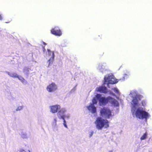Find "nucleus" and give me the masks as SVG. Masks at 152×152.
<instances>
[{
	"instance_id": "17",
	"label": "nucleus",
	"mask_w": 152,
	"mask_h": 152,
	"mask_svg": "<svg viewBox=\"0 0 152 152\" xmlns=\"http://www.w3.org/2000/svg\"><path fill=\"white\" fill-rule=\"evenodd\" d=\"M114 92H115L116 94H118V95H119L120 94V93L118 90V89L116 88H115L114 89Z\"/></svg>"
},
{
	"instance_id": "6",
	"label": "nucleus",
	"mask_w": 152,
	"mask_h": 152,
	"mask_svg": "<svg viewBox=\"0 0 152 152\" xmlns=\"http://www.w3.org/2000/svg\"><path fill=\"white\" fill-rule=\"evenodd\" d=\"M143 97V96L141 95H136L133 97L132 103L133 108H135L139 105V101H140Z\"/></svg>"
},
{
	"instance_id": "7",
	"label": "nucleus",
	"mask_w": 152,
	"mask_h": 152,
	"mask_svg": "<svg viewBox=\"0 0 152 152\" xmlns=\"http://www.w3.org/2000/svg\"><path fill=\"white\" fill-rule=\"evenodd\" d=\"M51 33L55 35L60 36L62 35V32L58 27H56L51 30Z\"/></svg>"
},
{
	"instance_id": "24",
	"label": "nucleus",
	"mask_w": 152,
	"mask_h": 152,
	"mask_svg": "<svg viewBox=\"0 0 152 152\" xmlns=\"http://www.w3.org/2000/svg\"><path fill=\"white\" fill-rule=\"evenodd\" d=\"M50 59L49 60H48V62H49V65H48V66H49V64H50Z\"/></svg>"
},
{
	"instance_id": "4",
	"label": "nucleus",
	"mask_w": 152,
	"mask_h": 152,
	"mask_svg": "<svg viewBox=\"0 0 152 152\" xmlns=\"http://www.w3.org/2000/svg\"><path fill=\"white\" fill-rule=\"evenodd\" d=\"M50 111L53 113H57H57L58 115H61V114H63L65 110L63 109H60L61 107L59 105L56 104L54 105L51 106L50 107Z\"/></svg>"
},
{
	"instance_id": "12",
	"label": "nucleus",
	"mask_w": 152,
	"mask_h": 152,
	"mask_svg": "<svg viewBox=\"0 0 152 152\" xmlns=\"http://www.w3.org/2000/svg\"><path fill=\"white\" fill-rule=\"evenodd\" d=\"M108 78L105 77L104 78V84H106V82H108V84L110 83L112 84H114L115 83L117 82V81H112V80H108Z\"/></svg>"
},
{
	"instance_id": "8",
	"label": "nucleus",
	"mask_w": 152,
	"mask_h": 152,
	"mask_svg": "<svg viewBox=\"0 0 152 152\" xmlns=\"http://www.w3.org/2000/svg\"><path fill=\"white\" fill-rule=\"evenodd\" d=\"M46 89L49 92H52L57 90V86L55 83H52L47 86Z\"/></svg>"
},
{
	"instance_id": "9",
	"label": "nucleus",
	"mask_w": 152,
	"mask_h": 152,
	"mask_svg": "<svg viewBox=\"0 0 152 152\" xmlns=\"http://www.w3.org/2000/svg\"><path fill=\"white\" fill-rule=\"evenodd\" d=\"M97 91L100 93L106 94L107 92V89L105 86H101L97 88Z\"/></svg>"
},
{
	"instance_id": "1",
	"label": "nucleus",
	"mask_w": 152,
	"mask_h": 152,
	"mask_svg": "<svg viewBox=\"0 0 152 152\" xmlns=\"http://www.w3.org/2000/svg\"><path fill=\"white\" fill-rule=\"evenodd\" d=\"M134 114L136 117L140 119H147L149 117V113L142 107H138L135 112H132V115Z\"/></svg>"
},
{
	"instance_id": "2",
	"label": "nucleus",
	"mask_w": 152,
	"mask_h": 152,
	"mask_svg": "<svg viewBox=\"0 0 152 152\" xmlns=\"http://www.w3.org/2000/svg\"><path fill=\"white\" fill-rule=\"evenodd\" d=\"M95 123L96 127L98 130H101L103 127L107 128L109 126V122L106 119H104L101 117H98L96 120Z\"/></svg>"
},
{
	"instance_id": "13",
	"label": "nucleus",
	"mask_w": 152,
	"mask_h": 152,
	"mask_svg": "<svg viewBox=\"0 0 152 152\" xmlns=\"http://www.w3.org/2000/svg\"><path fill=\"white\" fill-rule=\"evenodd\" d=\"M17 78H18L23 83H24L26 81L25 79L22 76L18 75Z\"/></svg>"
},
{
	"instance_id": "15",
	"label": "nucleus",
	"mask_w": 152,
	"mask_h": 152,
	"mask_svg": "<svg viewBox=\"0 0 152 152\" xmlns=\"http://www.w3.org/2000/svg\"><path fill=\"white\" fill-rule=\"evenodd\" d=\"M147 133L146 132L144 133L140 138L141 140L146 139L147 137Z\"/></svg>"
},
{
	"instance_id": "21",
	"label": "nucleus",
	"mask_w": 152,
	"mask_h": 152,
	"mask_svg": "<svg viewBox=\"0 0 152 152\" xmlns=\"http://www.w3.org/2000/svg\"><path fill=\"white\" fill-rule=\"evenodd\" d=\"M52 56L53 57V58L54 57V53L53 51L52 52Z\"/></svg>"
},
{
	"instance_id": "27",
	"label": "nucleus",
	"mask_w": 152,
	"mask_h": 152,
	"mask_svg": "<svg viewBox=\"0 0 152 152\" xmlns=\"http://www.w3.org/2000/svg\"><path fill=\"white\" fill-rule=\"evenodd\" d=\"M54 121H55V123H56V119H54Z\"/></svg>"
},
{
	"instance_id": "14",
	"label": "nucleus",
	"mask_w": 152,
	"mask_h": 152,
	"mask_svg": "<svg viewBox=\"0 0 152 152\" xmlns=\"http://www.w3.org/2000/svg\"><path fill=\"white\" fill-rule=\"evenodd\" d=\"M8 75L10 77H17L18 76V75L16 73H8Z\"/></svg>"
},
{
	"instance_id": "28",
	"label": "nucleus",
	"mask_w": 152,
	"mask_h": 152,
	"mask_svg": "<svg viewBox=\"0 0 152 152\" xmlns=\"http://www.w3.org/2000/svg\"><path fill=\"white\" fill-rule=\"evenodd\" d=\"M43 43L45 45H46V43L45 42H43Z\"/></svg>"
},
{
	"instance_id": "11",
	"label": "nucleus",
	"mask_w": 152,
	"mask_h": 152,
	"mask_svg": "<svg viewBox=\"0 0 152 152\" xmlns=\"http://www.w3.org/2000/svg\"><path fill=\"white\" fill-rule=\"evenodd\" d=\"M110 102L114 106L118 107L119 106V104L118 101L113 98H112V99H110Z\"/></svg>"
},
{
	"instance_id": "3",
	"label": "nucleus",
	"mask_w": 152,
	"mask_h": 152,
	"mask_svg": "<svg viewBox=\"0 0 152 152\" xmlns=\"http://www.w3.org/2000/svg\"><path fill=\"white\" fill-rule=\"evenodd\" d=\"M100 113L101 116L107 118H109L112 115L111 111L107 107L102 108L100 110Z\"/></svg>"
},
{
	"instance_id": "26",
	"label": "nucleus",
	"mask_w": 152,
	"mask_h": 152,
	"mask_svg": "<svg viewBox=\"0 0 152 152\" xmlns=\"http://www.w3.org/2000/svg\"><path fill=\"white\" fill-rule=\"evenodd\" d=\"M48 52L49 53V52H51L50 50H49V49H48Z\"/></svg>"
},
{
	"instance_id": "25",
	"label": "nucleus",
	"mask_w": 152,
	"mask_h": 152,
	"mask_svg": "<svg viewBox=\"0 0 152 152\" xmlns=\"http://www.w3.org/2000/svg\"><path fill=\"white\" fill-rule=\"evenodd\" d=\"M2 19V17L1 16V15H0V20H1Z\"/></svg>"
},
{
	"instance_id": "29",
	"label": "nucleus",
	"mask_w": 152,
	"mask_h": 152,
	"mask_svg": "<svg viewBox=\"0 0 152 152\" xmlns=\"http://www.w3.org/2000/svg\"><path fill=\"white\" fill-rule=\"evenodd\" d=\"M29 151V152H30V151Z\"/></svg>"
},
{
	"instance_id": "20",
	"label": "nucleus",
	"mask_w": 152,
	"mask_h": 152,
	"mask_svg": "<svg viewBox=\"0 0 152 152\" xmlns=\"http://www.w3.org/2000/svg\"><path fill=\"white\" fill-rule=\"evenodd\" d=\"M22 106H19V107H18V108H17V109L16 110H20L21 109H22Z\"/></svg>"
},
{
	"instance_id": "23",
	"label": "nucleus",
	"mask_w": 152,
	"mask_h": 152,
	"mask_svg": "<svg viewBox=\"0 0 152 152\" xmlns=\"http://www.w3.org/2000/svg\"><path fill=\"white\" fill-rule=\"evenodd\" d=\"M65 122H64V126L66 127L67 128V126H66V124Z\"/></svg>"
},
{
	"instance_id": "10",
	"label": "nucleus",
	"mask_w": 152,
	"mask_h": 152,
	"mask_svg": "<svg viewBox=\"0 0 152 152\" xmlns=\"http://www.w3.org/2000/svg\"><path fill=\"white\" fill-rule=\"evenodd\" d=\"M88 109L89 110H91L92 113H94L96 112V108L93 104H91L87 107Z\"/></svg>"
},
{
	"instance_id": "18",
	"label": "nucleus",
	"mask_w": 152,
	"mask_h": 152,
	"mask_svg": "<svg viewBox=\"0 0 152 152\" xmlns=\"http://www.w3.org/2000/svg\"><path fill=\"white\" fill-rule=\"evenodd\" d=\"M92 101L93 102L92 104H96L97 103V101L95 98L93 99Z\"/></svg>"
},
{
	"instance_id": "19",
	"label": "nucleus",
	"mask_w": 152,
	"mask_h": 152,
	"mask_svg": "<svg viewBox=\"0 0 152 152\" xmlns=\"http://www.w3.org/2000/svg\"><path fill=\"white\" fill-rule=\"evenodd\" d=\"M61 118L64 120V122H65V120L64 119V115H62L61 116V117L60 118Z\"/></svg>"
},
{
	"instance_id": "22",
	"label": "nucleus",
	"mask_w": 152,
	"mask_h": 152,
	"mask_svg": "<svg viewBox=\"0 0 152 152\" xmlns=\"http://www.w3.org/2000/svg\"><path fill=\"white\" fill-rule=\"evenodd\" d=\"M20 152H23V151H24V152H25V151H24V150L23 149H21L20 151Z\"/></svg>"
},
{
	"instance_id": "5",
	"label": "nucleus",
	"mask_w": 152,
	"mask_h": 152,
	"mask_svg": "<svg viewBox=\"0 0 152 152\" xmlns=\"http://www.w3.org/2000/svg\"><path fill=\"white\" fill-rule=\"evenodd\" d=\"M101 95L100 94H97L96 96L97 99H99V103L103 105L106 104L108 102H110V99H112V97L110 96L106 98L101 97Z\"/></svg>"
},
{
	"instance_id": "16",
	"label": "nucleus",
	"mask_w": 152,
	"mask_h": 152,
	"mask_svg": "<svg viewBox=\"0 0 152 152\" xmlns=\"http://www.w3.org/2000/svg\"><path fill=\"white\" fill-rule=\"evenodd\" d=\"M142 105V106H144L146 105V102L145 100H142L141 102Z\"/></svg>"
}]
</instances>
